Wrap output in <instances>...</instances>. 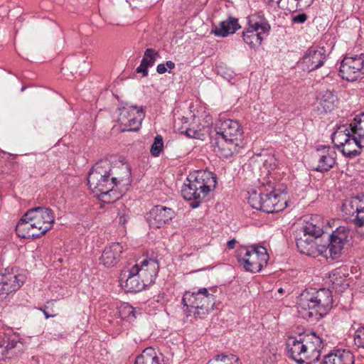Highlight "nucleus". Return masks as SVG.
I'll use <instances>...</instances> for the list:
<instances>
[{"label": "nucleus", "instance_id": "obj_1", "mask_svg": "<svg viewBox=\"0 0 364 364\" xmlns=\"http://www.w3.org/2000/svg\"><path fill=\"white\" fill-rule=\"evenodd\" d=\"M123 176L111 173L112 164L107 159L100 160L88 174L87 183L90 190L104 203H109L119 199L120 195L114 189L117 183L129 181L130 168L122 166Z\"/></svg>", "mask_w": 364, "mask_h": 364}, {"label": "nucleus", "instance_id": "obj_2", "mask_svg": "<svg viewBox=\"0 0 364 364\" xmlns=\"http://www.w3.org/2000/svg\"><path fill=\"white\" fill-rule=\"evenodd\" d=\"M55 222L52 210L37 207L28 210L16 226V232L21 238H35L45 235Z\"/></svg>", "mask_w": 364, "mask_h": 364}, {"label": "nucleus", "instance_id": "obj_3", "mask_svg": "<svg viewBox=\"0 0 364 364\" xmlns=\"http://www.w3.org/2000/svg\"><path fill=\"white\" fill-rule=\"evenodd\" d=\"M331 291L327 289H309L304 291L297 304L298 312L305 319L318 320L332 307Z\"/></svg>", "mask_w": 364, "mask_h": 364}, {"label": "nucleus", "instance_id": "obj_4", "mask_svg": "<svg viewBox=\"0 0 364 364\" xmlns=\"http://www.w3.org/2000/svg\"><path fill=\"white\" fill-rule=\"evenodd\" d=\"M287 352L290 357L300 364H312L317 361L323 348L322 339L315 333L303 337L289 338L287 343Z\"/></svg>", "mask_w": 364, "mask_h": 364}, {"label": "nucleus", "instance_id": "obj_5", "mask_svg": "<svg viewBox=\"0 0 364 364\" xmlns=\"http://www.w3.org/2000/svg\"><path fill=\"white\" fill-rule=\"evenodd\" d=\"M187 183H184L181 194L187 200H194L191 204L193 208L198 207L201 201L216 187L215 175L210 171H198L187 178Z\"/></svg>", "mask_w": 364, "mask_h": 364}, {"label": "nucleus", "instance_id": "obj_6", "mask_svg": "<svg viewBox=\"0 0 364 364\" xmlns=\"http://www.w3.org/2000/svg\"><path fill=\"white\" fill-rule=\"evenodd\" d=\"M182 304L186 307L187 317L193 316L195 318H202L213 305L214 295L206 288L199 289L197 291H187L183 294Z\"/></svg>", "mask_w": 364, "mask_h": 364}, {"label": "nucleus", "instance_id": "obj_7", "mask_svg": "<svg viewBox=\"0 0 364 364\" xmlns=\"http://www.w3.org/2000/svg\"><path fill=\"white\" fill-rule=\"evenodd\" d=\"M269 259L267 249L260 245L241 247L237 252V260L244 269L250 272H260L267 266Z\"/></svg>", "mask_w": 364, "mask_h": 364}, {"label": "nucleus", "instance_id": "obj_8", "mask_svg": "<svg viewBox=\"0 0 364 364\" xmlns=\"http://www.w3.org/2000/svg\"><path fill=\"white\" fill-rule=\"evenodd\" d=\"M332 141L337 149L346 156L353 158L360 154L364 147L363 140L349 129L346 125L339 127L332 135Z\"/></svg>", "mask_w": 364, "mask_h": 364}, {"label": "nucleus", "instance_id": "obj_9", "mask_svg": "<svg viewBox=\"0 0 364 364\" xmlns=\"http://www.w3.org/2000/svg\"><path fill=\"white\" fill-rule=\"evenodd\" d=\"M270 26L267 21L260 16L252 15L248 18L247 26L242 33L244 41L251 48L259 46L264 34L268 33Z\"/></svg>", "mask_w": 364, "mask_h": 364}, {"label": "nucleus", "instance_id": "obj_10", "mask_svg": "<svg viewBox=\"0 0 364 364\" xmlns=\"http://www.w3.org/2000/svg\"><path fill=\"white\" fill-rule=\"evenodd\" d=\"M144 115L142 108L131 106L120 109L118 122L122 132L138 131Z\"/></svg>", "mask_w": 364, "mask_h": 364}, {"label": "nucleus", "instance_id": "obj_11", "mask_svg": "<svg viewBox=\"0 0 364 364\" xmlns=\"http://www.w3.org/2000/svg\"><path fill=\"white\" fill-rule=\"evenodd\" d=\"M364 54L355 56H346L341 62L340 75L347 81L357 80L363 73Z\"/></svg>", "mask_w": 364, "mask_h": 364}, {"label": "nucleus", "instance_id": "obj_12", "mask_svg": "<svg viewBox=\"0 0 364 364\" xmlns=\"http://www.w3.org/2000/svg\"><path fill=\"white\" fill-rule=\"evenodd\" d=\"M343 212L348 216H354L353 223L358 227H364V195L346 200Z\"/></svg>", "mask_w": 364, "mask_h": 364}, {"label": "nucleus", "instance_id": "obj_13", "mask_svg": "<svg viewBox=\"0 0 364 364\" xmlns=\"http://www.w3.org/2000/svg\"><path fill=\"white\" fill-rule=\"evenodd\" d=\"M216 136L234 140H240L243 133L242 127L237 121L219 119L215 127Z\"/></svg>", "mask_w": 364, "mask_h": 364}, {"label": "nucleus", "instance_id": "obj_14", "mask_svg": "<svg viewBox=\"0 0 364 364\" xmlns=\"http://www.w3.org/2000/svg\"><path fill=\"white\" fill-rule=\"evenodd\" d=\"M267 191L264 193V201H262V211L269 213H275L282 210L287 207V199L285 193H278L276 189L269 192V189H267Z\"/></svg>", "mask_w": 364, "mask_h": 364}, {"label": "nucleus", "instance_id": "obj_15", "mask_svg": "<svg viewBox=\"0 0 364 364\" xmlns=\"http://www.w3.org/2000/svg\"><path fill=\"white\" fill-rule=\"evenodd\" d=\"M350 234V230L346 226H339L331 235L328 244L329 257L334 259L338 258L347 242Z\"/></svg>", "mask_w": 364, "mask_h": 364}, {"label": "nucleus", "instance_id": "obj_16", "mask_svg": "<svg viewBox=\"0 0 364 364\" xmlns=\"http://www.w3.org/2000/svg\"><path fill=\"white\" fill-rule=\"evenodd\" d=\"M119 281L126 291H140L147 286L141 277L134 272V267L124 268L120 273Z\"/></svg>", "mask_w": 364, "mask_h": 364}, {"label": "nucleus", "instance_id": "obj_17", "mask_svg": "<svg viewBox=\"0 0 364 364\" xmlns=\"http://www.w3.org/2000/svg\"><path fill=\"white\" fill-rule=\"evenodd\" d=\"M174 217V211L163 205H156L147 215V221L150 227L160 228Z\"/></svg>", "mask_w": 364, "mask_h": 364}, {"label": "nucleus", "instance_id": "obj_18", "mask_svg": "<svg viewBox=\"0 0 364 364\" xmlns=\"http://www.w3.org/2000/svg\"><path fill=\"white\" fill-rule=\"evenodd\" d=\"M133 267L134 272L136 273L147 286L154 282L159 269V263L154 259H145L140 264H136Z\"/></svg>", "mask_w": 364, "mask_h": 364}, {"label": "nucleus", "instance_id": "obj_19", "mask_svg": "<svg viewBox=\"0 0 364 364\" xmlns=\"http://www.w3.org/2000/svg\"><path fill=\"white\" fill-rule=\"evenodd\" d=\"M296 246L301 253L316 257L318 255H323V257L328 258V245H319L316 242L314 239L303 238L300 237L296 240Z\"/></svg>", "mask_w": 364, "mask_h": 364}, {"label": "nucleus", "instance_id": "obj_20", "mask_svg": "<svg viewBox=\"0 0 364 364\" xmlns=\"http://www.w3.org/2000/svg\"><path fill=\"white\" fill-rule=\"evenodd\" d=\"M25 282V276L7 272L0 274V295L17 291Z\"/></svg>", "mask_w": 364, "mask_h": 364}, {"label": "nucleus", "instance_id": "obj_21", "mask_svg": "<svg viewBox=\"0 0 364 364\" xmlns=\"http://www.w3.org/2000/svg\"><path fill=\"white\" fill-rule=\"evenodd\" d=\"M123 247L119 242H112L106 246L100 257V264L105 267L115 266L120 260Z\"/></svg>", "mask_w": 364, "mask_h": 364}, {"label": "nucleus", "instance_id": "obj_22", "mask_svg": "<svg viewBox=\"0 0 364 364\" xmlns=\"http://www.w3.org/2000/svg\"><path fill=\"white\" fill-rule=\"evenodd\" d=\"M318 166L316 171L323 172L329 171L336 163V152L333 147L323 146L316 151Z\"/></svg>", "mask_w": 364, "mask_h": 364}, {"label": "nucleus", "instance_id": "obj_23", "mask_svg": "<svg viewBox=\"0 0 364 364\" xmlns=\"http://www.w3.org/2000/svg\"><path fill=\"white\" fill-rule=\"evenodd\" d=\"M21 343L14 336H0V360L11 359L20 351Z\"/></svg>", "mask_w": 364, "mask_h": 364}, {"label": "nucleus", "instance_id": "obj_24", "mask_svg": "<svg viewBox=\"0 0 364 364\" xmlns=\"http://www.w3.org/2000/svg\"><path fill=\"white\" fill-rule=\"evenodd\" d=\"M326 59L325 50L319 47H311L303 58V63L310 71L323 65Z\"/></svg>", "mask_w": 364, "mask_h": 364}, {"label": "nucleus", "instance_id": "obj_25", "mask_svg": "<svg viewBox=\"0 0 364 364\" xmlns=\"http://www.w3.org/2000/svg\"><path fill=\"white\" fill-rule=\"evenodd\" d=\"M215 152L220 158H228L239 151L238 140L216 136Z\"/></svg>", "mask_w": 364, "mask_h": 364}, {"label": "nucleus", "instance_id": "obj_26", "mask_svg": "<svg viewBox=\"0 0 364 364\" xmlns=\"http://www.w3.org/2000/svg\"><path fill=\"white\" fill-rule=\"evenodd\" d=\"M240 28L238 20L234 17H229L219 23L215 28L214 33L218 36L225 37L234 33Z\"/></svg>", "mask_w": 364, "mask_h": 364}, {"label": "nucleus", "instance_id": "obj_27", "mask_svg": "<svg viewBox=\"0 0 364 364\" xmlns=\"http://www.w3.org/2000/svg\"><path fill=\"white\" fill-rule=\"evenodd\" d=\"M161 357L162 355H159L153 348L149 347L136 357L134 364H164Z\"/></svg>", "mask_w": 364, "mask_h": 364}, {"label": "nucleus", "instance_id": "obj_28", "mask_svg": "<svg viewBox=\"0 0 364 364\" xmlns=\"http://www.w3.org/2000/svg\"><path fill=\"white\" fill-rule=\"evenodd\" d=\"M303 232L304 233V238H309L316 240L321 236L323 232V224L316 220V218H311L310 220L306 221L303 227Z\"/></svg>", "mask_w": 364, "mask_h": 364}, {"label": "nucleus", "instance_id": "obj_29", "mask_svg": "<svg viewBox=\"0 0 364 364\" xmlns=\"http://www.w3.org/2000/svg\"><path fill=\"white\" fill-rule=\"evenodd\" d=\"M336 102L337 96L331 90L323 92L319 99V105L326 112L332 110Z\"/></svg>", "mask_w": 364, "mask_h": 364}, {"label": "nucleus", "instance_id": "obj_30", "mask_svg": "<svg viewBox=\"0 0 364 364\" xmlns=\"http://www.w3.org/2000/svg\"><path fill=\"white\" fill-rule=\"evenodd\" d=\"M349 129L363 140L364 144V112L354 118Z\"/></svg>", "mask_w": 364, "mask_h": 364}, {"label": "nucleus", "instance_id": "obj_31", "mask_svg": "<svg viewBox=\"0 0 364 364\" xmlns=\"http://www.w3.org/2000/svg\"><path fill=\"white\" fill-rule=\"evenodd\" d=\"M329 279L332 283V288L336 291H342L346 289L348 284L343 279L338 271H334L329 275Z\"/></svg>", "mask_w": 364, "mask_h": 364}, {"label": "nucleus", "instance_id": "obj_32", "mask_svg": "<svg viewBox=\"0 0 364 364\" xmlns=\"http://www.w3.org/2000/svg\"><path fill=\"white\" fill-rule=\"evenodd\" d=\"M159 57V53L153 48H147L144 53L141 63L149 68L154 65L156 60Z\"/></svg>", "mask_w": 364, "mask_h": 364}, {"label": "nucleus", "instance_id": "obj_33", "mask_svg": "<svg viewBox=\"0 0 364 364\" xmlns=\"http://www.w3.org/2000/svg\"><path fill=\"white\" fill-rule=\"evenodd\" d=\"M208 364H240L239 359L234 355H218Z\"/></svg>", "mask_w": 364, "mask_h": 364}, {"label": "nucleus", "instance_id": "obj_34", "mask_svg": "<svg viewBox=\"0 0 364 364\" xmlns=\"http://www.w3.org/2000/svg\"><path fill=\"white\" fill-rule=\"evenodd\" d=\"M264 192L253 191L248 198L249 204L255 209L261 210L262 207V201H264Z\"/></svg>", "mask_w": 364, "mask_h": 364}, {"label": "nucleus", "instance_id": "obj_35", "mask_svg": "<svg viewBox=\"0 0 364 364\" xmlns=\"http://www.w3.org/2000/svg\"><path fill=\"white\" fill-rule=\"evenodd\" d=\"M342 364H353V355L348 350L338 349L336 350Z\"/></svg>", "mask_w": 364, "mask_h": 364}, {"label": "nucleus", "instance_id": "obj_36", "mask_svg": "<svg viewBox=\"0 0 364 364\" xmlns=\"http://www.w3.org/2000/svg\"><path fill=\"white\" fill-rule=\"evenodd\" d=\"M180 129L182 133L184 132L185 134L190 138L202 139L204 135L202 133V128L200 127L198 129L195 127H181Z\"/></svg>", "mask_w": 364, "mask_h": 364}, {"label": "nucleus", "instance_id": "obj_37", "mask_svg": "<svg viewBox=\"0 0 364 364\" xmlns=\"http://www.w3.org/2000/svg\"><path fill=\"white\" fill-rule=\"evenodd\" d=\"M163 139L160 135H157L155 137L154 141L151 146V154L154 156H159L161 151L163 150Z\"/></svg>", "mask_w": 364, "mask_h": 364}, {"label": "nucleus", "instance_id": "obj_38", "mask_svg": "<svg viewBox=\"0 0 364 364\" xmlns=\"http://www.w3.org/2000/svg\"><path fill=\"white\" fill-rule=\"evenodd\" d=\"M354 342L358 347L364 348V326L359 328L355 332Z\"/></svg>", "mask_w": 364, "mask_h": 364}, {"label": "nucleus", "instance_id": "obj_39", "mask_svg": "<svg viewBox=\"0 0 364 364\" xmlns=\"http://www.w3.org/2000/svg\"><path fill=\"white\" fill-rule=\"evenodd\" d=\"M119 313L122 316L136 318L134 309L128 304H125L120 307Z\"/></svg>", "mask_w": 364, "mask_h": 364}, {"label": "nucleus", "instance_id": "obj_40", "mask_svg": "<svg viewBox=\"0 0 364 364\" xmlns=\"http://www.w3.org/2000/svg\"><path fill=\"white\" fill-rule=\"evenodd\" d=\"M321 364H342L336 351L330 353L324 357Z\"/></svg>", "mask_w": 364, "mask_h": 364}, {"label": "nucleus", "instance_id": "obj_41", "mask_svg": "<svg viewBox=\"0 0 364 364\" xmlns=\"http://www.w3.org/2000/svg\"><path fill=\"white\" fill-rule=\"evenodd\" d=\"M127 218H128V211L127 209L123 208L122 212H120L119 213V223L121 225H124L127 221Z\"/></svg>", "mask_w": 364, "mask_h": 364}, {"label": "nucleus", "instance_id": "obj_42", "mask_svg": "<svg viewBox=\"0 0 364 364\" xmlns=\"http://www.w3.org/2000/svg\"><path fill=\"white\" fill-rule=\"evenodd\" d=\"M307 16L305 14H298L293 17L292 21L297 23H303L306 21Z\"/></svg>", "mask_w": 364, "mask_h": 364}, {"label": "nucleus", "instance_id": "obj_43", "mask_svg": "<svg viewBox=\"0 0 364 364\" xmlns=\"http://www.w3.org/2000/svg\"><path fill=\"white\" fill-rule=\"evenodd\" d=\"M122 166H129L127 164H122L120 167H112L111 173H114V176H123Z\"/></svg>", "mask_w": 364, "mask_h": 364}, {"label": "nucleus", "instance_id": "obj_44", "mask_svg": "<svg viewBox=\"0 0 364 364\" xmlns=\"http://www.w3.org/2000/svg\"><path fill=\"white\" fill-rule=\"evenodd\" d=\"M148 67L144 65L141 63H140V65L136 68V71L138 73H142L143 76H147L148 75Z\"/></svg>", "mask_w": 364, "mask_h": 364}, {"label": "nucleus", "instance_id": "obj_45", "mask_svg": "<svg viewBox=\"0 0 364 364\" xmlns=\"http://www.w3.org/2000/svg\"><path fill=\"white\" fill-rule=\"evenodd\" d=\"M167 71L166 65L164 63L159 64L156 67V72L159 74H164Z\"/></svg>", "mask_w": 364, "mask_h": 364}, {"label": "nucleus", "instance_id": "obj_46", "mask_svg": "<svg viewBox=\"0 0 364 364\" xmlns=\"http://www.w3.org/2000/svg\"><path fill=\"white\" fill-rule=\"evenodd\" d=\"M205 123L200 124V126L202 127V128L208 127L210 124H212V118L210 115H205Z\"/></svg>", "mask_w": 364, "mask_h": 364}, {"label": "nucleus", "instance_id": "obj_47", "mask_svg": "<svg viewBox=\"0 0 364 364\" xmlns=\"http://www.w3.org/2000/svg\"><path fill=\"white\" fill-rule=\"evenodd\" d=\"M50 304H53V303L52 302H48V305H46L45 306V309L43 310V314H44V315H45L46 318H50V317L55 316V314H49L48 311L46 310V309H48L49 308V305Z\"/></svg>", "mask_w": 364, "mask_h": 364}, {"label": "nucleus", "instance_id": "obj_48", "mask_svg": "<svg viewBox=\"0 0 364 364\" xmlns=\"http://www.w3.org/2000/svg\"><path fill=\"white\" fill-rule=\"evenodd\" d=\"M166 67L167 69H169L168 72H171V70L175 68V63L171 60H168L165 63Z\"/></svg>", "mask_w": 364, "mask_h": 364}, {"label": "nucleus", "instance_id": "obj_49", "mask_svg": "<svg viewBox=\"0 0 364 364\" xmlns=\"http://www.w3.org/2000/svg\"><path fill=\"white\" fill-rule=\"evenodd\" d=\"M236 242H236V240H235V239H232V240H229V241L228 242V247H229L230 249H233V248H235V245Z\"/></svg>", "mask_w": 364, "mask_h": 364}, {"label": "nucleus", "instance_id": "obj_50", "mask_svg": "<svg viewBox=\"0 0 364 364\" xmlns=\"http://www.w3.org/2000/svg\"><path fill=\"white\" fill-rule=\"evenodd\" d=\"M274 157H273V156H268L267 159H266V160L264 161V166H267V163H270V164H272V162H274Z\"/></svg>", "mask_w": 364, "mask_h": 364}, {"label": "nucleus", "instance_id": "obj_51", "mask_svg": "<svg viewBox=\"0 0 364 364\" xmlns=\"http://www.w3.org/2000/svg\"><path fill=\"white\" fill-rule=\"evenodd\" d=\"M266 186H268L271 189V191H273L274 189L270 181H267V184L264 185V187H266Z\"/></svg>", "mask_w": 364, "mask_h": 364}, {"label": "nucleus", "instance_id": "obj_52", "mask_svg": "<svg viewBox=\"0 0 364 364\" xmlns=\"http://www.w3.org/2000/svg\"><path fill=\"white\" fill-rule=\"evenodd\" d=\"M181 121L183 122L184 123H187L188 119L186 117H183V118L181 119Z\"/></svg>", "mask_w": 364, "mask_h": 364}]
</instances>
